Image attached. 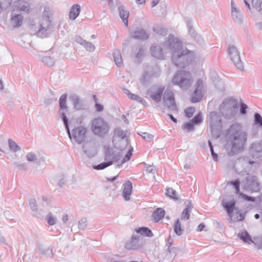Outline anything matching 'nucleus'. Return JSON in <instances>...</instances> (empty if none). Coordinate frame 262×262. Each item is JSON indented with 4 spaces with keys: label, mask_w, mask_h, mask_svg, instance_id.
Listing matches in <instances>:
<instances>
[{
    "label": "nucleus",
    "mask_w": 262,
    "mask_h": 262,
    "mask_svg": "<svg viewBox=\"0 0 262 262\" xmlns=\"http://www.w3.org/2000/svg\"><path fill=\"white\" fill-rule=\"evenodd\" d=\"M167 45L172 54V61L177 67L184 68L193 62L199 61L200 57L183 46L181 41L173 35L169 36Z\"/></svg>",
    "instance_id": "f257e3e1"
},
{
    "label": "nucleus",
    "mask_w": 262,
    "mask_h": 262,
    "mask_svg": "<svg viewBox=\"0 0 262 262\" xmlns=\"http://www.w3.org/2000/svg\"><path fill=\"white\" fill-rule=\"evenodd\" d=\"M230 144H227L226 150L231 156L244 150L247 140V134L243 131L239 124L231 125L228 129Z\"/></svg>",
    "instance_id": "f03ea898"
},
{
    "label": "nucleus",
    "mask_w": 262,
    "mask_h": 262,
    "mask_svg": "<svg viewBox=\"0 0 262 262\" xmlns=\"http://www.w3.org/2000/svg\"><path fill=\"white\" fill-rule=\"evenodd\" d=\"M61 114L62 120L63 122L69 138L71 140L73 139L77 143L79 144H81L85 139L86 134L88 132V128L83 125H80L77 127H75L71 132H70L68 119L63 113H62Z\"/></svg>",
    "instance_id": "7ed1b4c3"
},
{
    "label": "nucleus",
    "mask_w": 262,
    "mask_h": 262,
    "mask_svg": "<svg viewBox=\"0 0 262 262\" xmlns=\"http://www.w3.org/2000/svg\"><path fill=\"white\" fill-rule=\"evenodd\" d=\"M15 7L16 9L25 14L32 11L30 4L24 0H0V13L3 11Z\"/></svg>",
    "instance_id": "20e7f679"
},
{
    "label": "nucleus",
    "mask_w": 262,
    "mask_h": 262,
    "mask_svg": "<svg viewBox=\"0 0 262 262\" xmlns=\"http://www.w3.org/2000/svg\"><path fill=\"white\" fill-rule=\"evenodd\" d=\"M54 26L49 18H41L37 26L32 25L30 29L34 31V34L40 38H46L49 36L53 31Z\"/></svg>",
    "instance_id": "39448f33"
},
{
    "label": "nucleus",
    "mask_w": 262,
    "mask_h": 262,
    "mask_svg": "<svg viewBox=\"0 0 262 262\" xmlns=\"http://www.w3.org/2000/svg\"><path fill=\"white\" fill-rule=\"evenodd\" d=\"M219 110L222 116L225 118L232 119L235 116L237 112V103L232 99H226L221 104Z\"/></svg>",
    "instance_id": "423d86ee"
},
{
    "label": "nucleus",
    "mask_w": 262,
    "mask_h": 262,
    "mask_svg": "<svg viewBox=\"0 0 262 262\" xmlns=\"http://www.w3.org/2000/svg\"><path fill=\"white\" fill-rule=\"evenodd\" d=\"M110 126L108 123L101 117H97L92 121L91 130L97 136L103 137L109 133Z\"/></svg>",
    "instance_id": "0eeeda50"
},
{
    "label": "nucleus",
    "mask_w": 262,
    "mask_h": 262,
    "mask_svg": "<svg viewBox=\"0 0 262 262\" xmlns=\"http://www.w3.org/2000/svg\"><path fill=\"white\" fill-rule=\"evenodd\" d=\"M172 83L180 88H187L191 86L193 82L191 74L185 70L177 72L172 78Z\"/></svg>",
    "instance_id": "6e6552de"
},
{
    "label": "nucleus",
    "mask_w": 262,
    "mask_h": 262,
    "mask_svg": "<svg viewBox=\"0 0 262 262\" xmlns=\"http://www.w3.org/2000/svg\"><path fill=\"white\" fill-rule=\"evenodd\" d=\"M210 131L213 137L218 138L222 133V122L220 115L216 112L209 114Z\"/></svg>",
    "instance_id": "1a4fd4ad"
},
{
    "label": "nucleus",
    "mask_w": 262,
    "mask_h": 262,
    "mask_svg": "<svg viewBox=\"0 0 262 262\" xmlns=\"http://www.w3.org/2000/svg\"><path fill=\"white\" fill-rule=\"evenodd\" d=\"M227 51L235 66L239 70L243 71L244 67L241 61L239 53L237 48L233 45H229Z\"/></svg>",
    "instance_id": "9d476101"
},
{
    "label": "nucleus",
    "mask_w": 262,
    "mask_h": 262,
    "mask_svg": "<svg viewBox=\"0 0 262 262\" xmlns=\"http://www.w3.org/2000/svg\"><path fill=\"white\" fill-rule=\"evenodd\" d=\"M168 39L163 44L162 47L160 46H152L150 47V52L154 57L157 59H163L165 54L170 51L169 49H167Z\"/></svg>",
    "instance_id": "9b49d317"
},
{
    "label": "nucleus",
    "mask_w": 262,
    "mask_h": 262,
    "mask_svg": "<svg viewBox=\"0 0 262 262\" xmlns=\"http://www.w3.org/2000/svg\"><path fill=\"white\" fill-rule=\"evenodd\" d=\"M163 99L164 102L171 112H176L178 111L174 99V94L171 90L167 89L165 91Z\"/></svg>",
    "instance_id": "f8f14e48"
},
{
    "label": "nucleus",
    "mask_w": 262,
    "mask_h": 262,
    "mask_svg": "<svg viewBox=\"0 0 262 262\" xmlns=\"http://www.w3.org/2000/svg\"><path fill=\"white\" fill-rule=\"evenodd\" d=\"M122 150H115L113 148H107L105 152L104 160L106 162H113L119 161L122 156Z\"/></svg>",
    "instance_id": "ddd939ff"
},
{
    "label": "nucleus",
    "mask_w": 262,
    "mask_h": 262,
    "mask_svg": "<svg viewBox=\"0 0 262 262\" xmlns=\"http://www.w3.org/2000/svg\"><path fill=\"white\" fill-rule=\"evenodd\" d=\"M164 89V86L154 85L148 90L147 94L152 100L156 102H159L161 100Z\"/></svg>",
    "instance_id": "4468645a"
},
{
    "label": "nucleus",
    "mask_w": 262,
    "mask_h": 262,
    "mask_svg": "<svg viewBox=\"0 0 262 262\" xmlns=\"http://www.w3.org/2000/svg\"><path fill=\"white\" fill-rule=\"evenodd\" d=\"M82 150L88 157L93 158L97 154V145L94 140H91L83 144Z\"/></svg>",
    "instance_id": "2eb2a0df"
},
{
    "label": "nucleus",
    "mask_w": 262,
    "mask_h": 262,
    "mask_svg": "<svg viewBox=\"0 0 262 262\" xmlns=\"http://www.w3.org/2000/svg\"><path fill=\"white\" fill-rule=\"evenodd\" d=\"M24 20V18L21 13H18L13 10L10 14V25L13 29L20 27Z\"/></svg>",
    "instance_id": "dca6fc26"
},
{
    "label": "nucleus",
    "mask_w": 262,
    "mask_h": 262,
    "mask_svg": "<svg viewBox=\"0 0 262 262\" xmlns=\"http://www.w3.org/2000/svg\"><path fill=\"white\" fill-rule=\"evenodd\" d=\"M160 73L161 70L158 67L149 69L143 73L141 80L143 83H145L152 78L159 77Z\"/></svg>",
    "instance_id": "f3484780"
},
{
    "label": "nucleus",
    "mask_w": 262,
    "mask_h": 262,
    "mask_svg": "<svg viewBox=\"0 0 262 262\" xmlns=\"http://www.w3.org/2000/svg\"><path fill=\"white\" fill-rule=\"evenodd\" d=\"M231 16L234 21L237 24H241L243 22L244 16L241 10L233 0L231 1Z\"/></svg>",
    "instance_id": "a211bd4d"
},
{
    "label": "nucleus",
    "mask_w": 262,
    "mask_h": 262,
    "mask_svg": "<svg viewBox=\"0 0 262 262\" xmlns=\"http://www.w3.org/2000/svg\"><path fill=\"white\" fill-rule=\"evenodd\" d=\"M245 187L246 189L252 192L258 191L259 190V185L257 177L255 176L247 177Z\"/></svg>",
    "instance_id": "6ab92c4d"
},
{
    "label": "nucleus",
    "mask_w": 262,
    "mask_h": 262,
    "mask_svg": "<svg viewBox=\"0 0 262 262\" xmlns=\"http://www.w3.org/2000/svg\"><path fill=\"white\" fill-rule=\"evenodd\" d=\"M203 81L199 79L196 84V88L192 97V102L193 103L199 102L203 96Z\"/></svg>",
    "instance_id": "aec40b11"
},
{
    "label": "nucleus",
    "mask_w": 262,
    "mask_h": 262,
    "mask_svg": "<svg viewBox=\"0 0 262 262\" xmlns=\"http://www.w3.org/2000/svg\"><path fill=\"white\" fill-rule=\"evenodd\" d=\"M236 201L233 198L230 200L224 199L223 200L222 205L223 207L226 210L228 215L229 216H232V214L235 208Z\"/></svg>",
    "instance_id": "412c9836"
},
{
    "label": "nucleus",
    "mask_w": 262,
    "mask_h": 262,
    "mask_svg": "<svg viewBox=\"0 0 262 262\" xmlns=\"http://www.w3.org/2000/svg\"><path fill=\"white\" fill-rule=\"evenodd\" d=\"M38 253L47 258H53L54 256L53 249L51 246L39 245L38 246Z\"/></svg>",
    "instance_id": "4be33fe9"
},
{
    "label": "nucleus",
    "mask_w": 262,
    "mask_h": 262,
    "mask_svg": "<svg viewBox=\"0 0 262 262\" xmlns=\"http://www.w3.org/2000/svg\"><path fill=\"white\" fill-rule=\"evenodd\" d=\"M141 235H133L131 239L125 244V248L129 250H135L139 248L141 244L139 242Z\"/></svg>",
    "instance_id": "5701e85b"
},
{
    "label": "nucleus",
    "mask_w": 262,
    "mask_h": 262,
    "mask_svg": "<svg viewBox=\"0 0 262 262\" xmlns=\"http://www.w3.org/2000/svg\"><path fill=\"white\" fill-rule=\"evenodd\" d=\"M75 40L78 43L82 45L89 52H93L95 49V47L92 43L83 39L79 36H76L75 37Z\"/></svg>",
    "instance_id": "b1692460"
},
{
    "label": "nucleus",
    "mask_w": 262,
    "mask_h": 262,
    "mask_svg": "<svg viewBox=\"0 0 262 262\" xmlns=\"http://www.w3.org/2000/svg\"><path fill=\"white\" fill-rule=\"evenodd\" d=\"M132 184L131 182L126 181L123 185L122 196L125 201H129L132 192Z\"/></svg>",
    "instance_id": "393cba45"
},
{
    "label": "nucleus",
    "mask_w": 262,
    "mask_h": 262,
    "mask_svg": "<svg viewBox=\"0 0 262 262\" xmlns=\"http://www.w3.org/2000/svg\"><path fill=\"white\" fill-rule=\"evenodd\" d=\"M67 97V94H63V95H62L60 96V97L59 98V100L60 110L58 112V115L61 117V119H62V114H61L62 113H63L66 116V113L63 111L64 110L67 111V109H68V107H67V103H66Z\"/></svg>",
    "instance_id": "a878e982"
},
{
    "label": "nucleus",
    "mask_w": 262,
    "mask_h": 262,
    "mask_svg": "<svg viewBox=\"0 0 262 262\" xmlns=\"http://www.w3.org/2000/svg\"><path fill=\"white\" fill-rule=\"evenodd\" d=\"M132 37L140 40H145L148 38V35L143 29H139L131 34Z\"/></svg>",
    "instance_id": "bb28decb"
},
{
    "label": "nucleus",
    "mask_w": 262,
    "mask_h": 262,
    "mask_svg": "<svg viewBox=\"0 0 262 262\" xmlns=\"http://www.w3.org/2000/svg\"><path fill=\"white\" fill-rule=\"evenodd\" d=\"M81 11V7L78 4L74 5L71 8L69 13V18L71 19L75 20L79 15Z\"/></svg>",
    "instance_id": "cd10ccee"
},
{
    "label": "nucleus",
    "mask_w": 262,
    "mask_h": 262,
    "mask_svg": "<svg viewBox=\"0 0 262 262\" xmlns=\"http://www.w3.org/2000/svg\"><path fill=\"white\" fill-rule=\"evenodd\" d=\"M116 137L120 138L122 141L125 142V145H127V139L126 132L125 131L122 130L121 128H116L114 130V138Z\"/></svg>",
    "instance_id": "c85d7f7f"
},
{
    "label": "nucleus",
    "mask_w": 262,
    "mask_h": 262,
    "mask_svg": "<svg viewBox=\"0 0 262 262\" xmlns=\"http://www.w3.org/2000/svg\"><path fill=\"white\" fill-rule=\"evenodd\" d=\"M53 13V7L50 4H46L43 8L42 18H49L50 19Z\"/></svg>",
    "instance_id": "c756f323"
},
{
    "label": "nucleus",
    "mask_w": 262,
    "mask_h": 262,
    "mask_svg": "<svg viewBox=\"0 0 262 262\" xmlns=\"http://www.w3.org/2000/svg\"><path fill=\"white\" fill-rule=\"evenodd\" d=\"M262 151V142H256L253 143L250 147V151L253 156Z\"/></svg>",
    "instance_id": "7c9ffc66"
},
{
    "label": "nucleus",
    "mask_w": 262,
    "mask_h": 262,
    "mask_svg": "<svg viewBox=\"0 0 262 262\" xmlns=\"http://www.w3.org/2000/svg\"><path fill=\"white\" fill-rule=\"evenodd\" d=\"M238 237L242 239L244 243L250 244L253 243L251 236L249 235L247 231H242L238 234Z\"/></svg>",
    "instance_id": "2f4dec72"
},
{
    "label": "nucleus",
    "mask_w": 262,
    "mask_h": 262,
    "mask_svg": "<svg viewBox=\"0 0 262 262\" xmlns=\"http://www.w3.org/2000/svg\"><path fill=\"white\" fill-rule=\"evenodd\" d=\"M119 15L124 25L127 26L128 25V17L129 16V12L128 11L125 10L123 6H120L119 8Z\"/></svg>",
    "instance_id": "473e14b6"
},
{
    "label": "nucleus",
    "mask_w": 262,
    "mask_h": 262,
    "mask_svg": "<svg viewBox=\"0 0 262 262\" xmlns=\"http://www.w3.org/2000/svg\"><path fill=\"white\" fill-rule=\"evenodd\" d=\"M72 100L74 105V107L77 110H82L84 108L83 101L76 95H73L71 96Z\"/></svg>",
    "instance_id": "72a5a7b5"
},
{
    "label": "nucleus",
    "mask_w": 262,
    "mask_h": 262,
    "mask_svg": "<svg viewBox=\"0 0 262 262\" xmlns=\"http://www.w3.org/2000/svg\"><path fill=\"white\" fill-rule=\"evenodd\" d=\"M165 215V211L161 208L157 209L152 213V217L156 222H159L164 217Z\"/></svg>",
    "instance_id": "f704fd0d"
},
{
    "label": "nucleus",
    "mask_w": 262,
    "mask_h": 262,
    "mask_svg": "<svg viewBox=\"0 0 262 262\" xmlns=\"http://www.w3.org/2000/svg\"><path fill=\"white\" fill-rule=\"evenodd\" d=\"M113 57L116 64L120 67L122 64V59L119 50H115L113 53Z\"/></svg>",
    "instance_id": "c9c22d12"
},
{
    "label": "nucleus",
    "mask_w": 262,
    "mask_h": 262,
    "mask_svg": "<svg viewBox=\"0 0 262 262\" xmlns=\"http://www.w3.org/2000/svg\"><path fill=\"white\" fill-rule=\"evenodd\" d=\"M8 142L9 148L12 152H16L20 150V146L11 139H9Z\"/></svg>",
    "instance_id": "e433bc0d"
},
{
    "label": "nucleus",
    "mask_w": 262,
    "mask_h": 262,
    "mask_svg": "<svg viewBox=\"0 0 262 262\" xmlns=\"http://www.w3.org/2000/svg\"><path fill=\"white\" fill-rule=\"evenodd\" d=\"M137 233H140L141 235H145L148 237L152 236L151 231L147 227H141L136 229Z\"/></svg>",
    "instance_id": "4c0bfd02"
},
{
    "label": "nucleus",
    "mask_w": 262,
    "mask_h": 262,
    "mask_svg": "<svg viewBox=\"0 0 262 262\" xmlns=\"http://www.w3.org/2000/svg\"><path fill=\"white\" fill-rule=\"evenodd\" d=\"M112 165L111 162H102L99 164H98L97 165H93V168L97 170H102L105 169V168L110 166Z\"/></svg>",
    "instance_id": "58836bf2"
},
{
    "label": "nucleus",
    "mask_w": 262,
    "mask_h": 262,
    "mask_svg": "<svg viewBox=\"0 0 262 262\" xmlns=\"http://www.w3.org/2000/svg\"><path fill=\"white\" fill-rule=\"evenodd\" d=\"M252 6L257 11H262V1L261 0H251Z\"/></svg>",
    "instance_id": "ea45409f"
},
{
    "label": "nucleus",
    "mask_w": 262,
    "mask_h": 262,
    "mask_svg": "<svg viewBox=\"0 0 262 262\" xmlns=\"http://www.w3.org/2000/svg\"><path fill=\"white\" fill-rule=\"evenodd\" d=\"M228 184L232 185L235 189V192L236 194H238L239 195V187H240V181L238 179L235 180L234 181H230Z\"/></svg>",
    "instance_id": "a19ab883"
},
{
    "label": "nucleus",
    "mask_w": 262,
    "mask_h": 262,
    "mask_svg": "<svg viewBox=\"0 0 262 262\" xmlns=\"http://www.w3.org/2000/svg\"><path fill=\"white\" fill-rule=\"evenodd\" d=\"M42 61L47 66L51 67L54 65V60L50 56H45L42 58Z\"/></svg>",
    "instance_id": "79ce46f5"
},
{
    "label": "nucleus",
    "mask_w": 262,
    "mask_h": 262,
    "mask_svg": "<svg viewBox=\"0 0 262 262\" xmlns=\"http://www.w3.org/2000/svg\"><path fill=\"white\" fill-rule=\"evenodd\" d=\"M26 158L28 162H36L37 160V155L33 152H29L27 153L26 156Z\"/></svg>",
    "instance_id": "37998d69"
},
{
    "label": "nucleus",
    "mask_w": 262,
    "mask_h": 262,
    "mask_svg": "<svg viewBox=\"0 0 262 262\" xmlns=\"http://www.w3.org/2000/svg\"><path fill=\"white\" fill-rule=\"evenodd\" d=\"M172 243V239L171 238L170 236L168 237L166 245L168 246V250L170 254H172L175 255V248L173 247H171V244Z\"/></svg>",
    "instance_id": "c03bdc74"
},
{
    "label": "nucleus",
    "mask_w": 262,
    "mask_h": 262,
    "mask_svg": "<svg viewBox=\"0 0 262 262\" xmlns=\"http://www.w3.org/2000/svg\"><path fill=\"white\" fill-rule=\"evenodd\" d=\"M254 123L262 128V117L257 113L254 114Z\"/></svg>",
    "instance_id": "a18cd8bd"
},
{
    "label": "nucleus",
    "mask_w": 262,
    "mask_h": 262,
    "mask_svg": "<svg viewBox=\"0 0 262 262\" xmlns=\"http://www.w3.org/2000/svg\"><path fill=\"white\" fill-rule=\"evenodd\" d=\"M166 194L173 199L177 200L178 199L176 191L172 188H168L166 189Z\"/></svg>",
    "instance_id": "49530a36"
},
{
    "label": "nucleus",
    "mask_w": 262,
    "mask_h": 262,
    "mask_svg": "<svg viewBox=\"0 0 262 262\" xmlns=\"http://www.w3.org/2000/svg\"><path fill=\"white\" fill-rule=\"evenodd\" d=\"M47 219L48 223L51 226L55 225L57 221V219L52 216L51 213H48L47 216Z\"/></svg>",
    "instance_id": "de8ad7c7"
},
{
    "label": "nucleus",
    "mask_w": 262,
    "mask_h": 262,
    "mask_svg": "<svg viewBox=\"0 0 262 262\" xmlns=\"http://www.w3.org/2000/svg\"><path fill=\"white\" fill-rule=\"evenodd\" d=\"M174 232L178 235H180L182 234V230L181 227V224L180 223L179 220L178 219L175 223L174 226Z\"/></svg>",
    "instance_id": "09e8293b"
},
{
    "label": "nucleus",
    "mask_w": 262,
    "mask_h": 262,
    "mask_svg": "<svg viewBox=\"0 0 262 262\" xmlns=\"http://www.w3.org/2000/svg\"><path fill=\"white\" fill-rule=\"evenodd\" d=\"M253 244L258 249H262V236L254 237L253 238Z\"/></svg>",
    "instance_id": "8fccbe9b"
},
{
    "label": "nucleus",
    "mask_w": 262,
    "mask_h": 262,
    "mask_svg": "<svg viewBox=\"0 0 262 262\" xmlns=\"http://www.w3.org/2000/svg\"><path fill=\"white\" fill-rule=\"evenodd\" d=\"M14 165L18 170H26L28 169V164L25 162L22 163L14 162Z\"/></svg>",
    "instance_id": "3c124183"
},
{
    "label": "nucleus",
    "mask_w": 262,
    "mask_h": 262,
    "mask_svg": "<svg viewBox=\"0 0 262 262\" xmlns=\"http://www.w3.org/2000/svg\"><path fill=\"white\" fill-rule=\"evenodd\" d=\"M138 134L147 141H150L153 138V136L148 133L141 132Z\"/></svg>",
    "instance_id": "603ef678"
},
{
    "label": "nucleus",
    "mask_w": 262,
    "mask_h": 262,
    "mask_svg": "<svg viewBox=\"0 0 262 262\" xmlns=\"http://www.w3.org/2000/svg\"><path fill=\"white\" fill-rule=\"evenodd\" d=\"M87 225L86 219H82L78 222V228L80 230H84L86 228Z\"/></svg>",
    "instance_id": "864d4df0"
},
{
    "label": "nucleus",
    "mask_w": 262,
    "mask_h": 262,
    "mask_svg": "<svg viewBox=\"0 0 262 262\" xmlns=\"http://www.w3.org/2000/svg\"><path fill=\"white\" fill-rule=\"evenodd\" d=\"M133 154V148H130L121 161V164H123L130 160Z\"/></svg>",
    "instance_id": "5fc2aeb1"
},
{
    "label": "nucleus",
    "mask_w": 262,
    "mask_h": 262,
    "mask_svg": "<svg viewBox=\"0 0 262 262\" xmlns=\"http://www.w3.org/2000/svg\"><path fill=\"white\" fill-rule=\"evenodd\" d=\"M190 211L185 209L181 213V219L183 221H187L189 219Z\"/></svg>",
    "instance_id": "6e6d98bb"
},
{
    "label": "nucleus",
    "mask_w": 262,
    "mask_h": 262,
    "mask_svg": "<svg viewBox=\"0 0 262 262\" xmlns=\"http://www.w3.org/2000/svg\"><path fill=\"white\" fill-rule=\"evenodd\" d=\"M191 121L194 124H198L202 121V117L201 113L195 115L194 117L191 120Z\"/></svg>",
    "instance_id": "4d7b16f0"
},
{
    "label": "nucleus",
    "mask_w": 262,
    "mask_h": 262,
    "mask_svg": "<svg viewBox=\"0 0 262 262\" xmlns=\"http://www.w3.org/2000/svg\"><path fill=\"white\" fill-rule=\"evenodd\" d=\"M195 109L193 107H189L185 110V116L187 118H190L193 116Z\"/></svg>",
    "instance_id": "13d9d810"
},
{
    "label": "nucleus",
    "mask_w": 262,
    "mask_h": 262,
    "mask_svg": "<svg viewBox=\"0 0 262 262\" xmlns=\"http://www.w3.org/2000/svg\"><path fill=\"white\" fill-rule=\"evenodd\" d=\"M194 124L191 121L185 123L183 125V129L187 130L188 131H192L194 129Z\"/></svg>",
    "instance_id": "bf43d9fd"
},
{
    "label": "nucleus",
    "mask_w": 262,
    "mask_h": 262,
    "mask_svg": "<svg viewBox=\"0 0 262 262\" xmlns=\"http://www.w3.org/2000/svg\"><path fill=\"white\" fill-rule=\"evenodd\" d=\"M187 26L188 29L189 34L192 36H194L195 35V31L192 27V24L191 21L188 20L187 22Z\"/></svg>",
    "instance_id": "052dcab7"
},
{
    "label": "nucleus",
    "mask_w": 262,
    "mask_h": 262,
    "mask_svg": "<svg viewBox=\"0 0 262 262\" xmlns=\"http://www.w3.org/2000/svg\"><path fill=\"white\" fill-rule=\"evenodd\" d=\"M239 196H241L242 199L248 201H251V202H254L255 201V198H253L251 196H249L246 194H245L243 193H239Z\"/></svg>",
    "instance_id": "680f3d73"
},
{
    "label": "nucleus",
    "mask_w": 262,
    "mask_h": 262,
    "mask_svg": "<svg viewBox=\"0 0 262 262\" xmlns=\"http://www.w3.org/2000/svg\"><path fill=\"white\" fill-rule=\"evenodd\" d=\"M247 105L244 103H241L239 112L242 115H245L247 113Z\"/></svg>",
    "instance_id": "e2e57ef3"
},
{
    "label": "nucleus",
    "mask_w": 262,
    "mask_h": 262,
    "mask_svg": "<svg viewBox=\"0 0 262 262\" xmlns=\"http://www.w3.org/2000/svg\"><path fill=\"white\" fill-rule=\"evenodd\" d=\"M129 98L140 102H142L143 101V99L141 97L134 94H132Z\"/></svg>",
    "instance_id": "0e129e2a"
},
{
    "label": "nucleus",
    "mask_w": 262,
    "mask_h": 262,
    "mask_svg": "<svg viewBox=\"0 0 262 262\" xmlns=\"http://www.w3.org/2000/svg\"><path fill=\"white\" fill-rule=\"evenodd\" d=\"M29 206L33 211L37 210V205L35 200H31L29 202Z\"/></svg>",
    "instance_id": "69168bd1"
},
{
    "label": "nucleus",
    "mask_w": 262,
    "mask_h": 262,
    "mask_svg": "<svg viewBox=\"0 0 262 262\" xmlns=\"http://www.w3.org/2000/svg\"><path fill=\"white\" fill-rule=\"evenodd\" d=\"M144 53V49L142 47H141L139 49L138 52L137 53L136 57L138 59H140L143 55Z\"/></svg>",
    "instance_id": "338daca9"
},
{
    "label": "nucleus",
    "mask_w": 262,
    "mask_h": 262,
    "mask_svg": "<svg viewBox=\"0 0 262 262\" xmlns=\"http://www.w3.org/2000/svg\"><path fill=\"white\" fill-rule=\"evenodd\" d=\"M146 171L149 173H155L156 172L155 169L152 166H149L146 168Z\"/></svg>",
    "instance_id": "774afa93"
}]
</instances>
